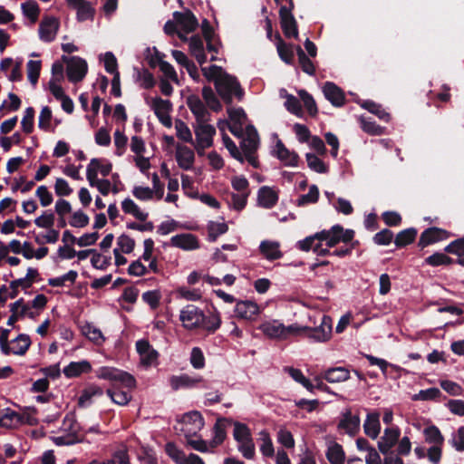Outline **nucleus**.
Returning a JSON list of instances; mask_svg holds the SVG:
<instances>
[{
	"label": "nucleus",
	"instance_id": "nucleus-1",
	"mask_svg": "<svg viewBox=\"0 0 464 464\" xmlns=\"http://www.w3.org/2000/svg\"><path fill=\"white\" fill-rule=\"evenodd\" d=\"M203 75L209 82H214L216 90L226 103H231L233 98L241 100L244 91L237 78L227 73L221 67L210 65L201 68Z\"/></svg>",
	"mask_w": 464,
	"mask_h": 464
},
{
	"label": "nucleus",
	"instance_id": "nucleus-2",
	"mask_svg": "<svg viewBox=\"0 0 464 464\" xmlns=\"http://www.w3.org/2000/svg\"><path fill=\"white\" fill-rule=\"evenodd\" d=\"M82 439V427L78 424L73 413L64 417L58 434L51 437L57 446L72 445Z\"/></svg>",
	"mask_w": 464,
	"mask_h": 464
},
{
	"label": "nucleus",
	"instance_id": "nucleus-3",
	"mask_svg": "<svg viewBox=\"0 0 464 464\" xmlns=\"http://www.w3.org/2000/svg\"><path fill=\"white\" fill-rule=\"evenodd\" d=\"M96 377L111 382V387L121 385L122 388L133 390L136 387L135 378L122 370L102 366L96 370Z\"/></svg>",
	"mask_w": 464,
	"mask_h": 464
},
{
	"label": "nucleus",
	"instance_id": "nucleus-4",
	"mask_svg": "<svg viewBox=\"0 0 464 464\" xmlns=\"http://www.w3.org/2000/svg\"><path fill=\"white\" fill-rule=\"evenodd\" d=\"M425 441L431 446L427 450V458L432 464H439L442 454L444 437L438 427L431 425L423 430Z\"/></svg>",
	"mask_w": 464,
	"mask_h": 464
},
{
	"label": "nucleus",
	"instance_id": "nucleus-5",
	"mask_svg": "<svg viewBox=\"0 0 464 464\" xmlns=\"http://www.w3.org/2000/svg\"><path fill=\"white\" fill-rule=\"evenodd\" d=\"M259 330L270 339L285 340L291 335L298 334L299 325L285 326L278 320H269L261 324Z\"/></svg>",
	"mask_w": 464,
	"mask_h": 464
},
{
	"label": "nucleus",
	"instance_id": "nucleus-6",
	"mask_svg": "<svg viewBox=\"0 0 464 464\" xmlns=\"http://www.w3.org/2000/svg\"><path fill=\"white\" fill-rule=\"evenodd\" d=\"M332 334V319L324 314L320 316V324L316 327L299 326L297 335H304L314 342H326Z\"/></svg>",
	"mask_w": 464,
	"mask_h": 464
},
{
	"label": "nucleus",
	"instance_id": "nucleus-7",
	"mask_svg": "<svg viewBox=\"0 0 464 464\" xmlns=\"http://www.w3.org/2000/svg\"><path fill=\"white\" fill-rule=\"evenodd\" d=\"M241 148L246 160L255 168H257V159L255 155L259 145V137L256 130L252 125H247L243 130Z\"/></svg>",
	"mask_w": 464,
	"mask_h": 464
},
{
	"label": "nucleus",
	"instance_id": "nucleus-8",
	"mask_svg": "<svg viewBox=\"0 0 464 464\" xmlns=\"http://www.w3.org/2000/svg\"><path fill=\"white\" fill-rule=\"evenodd\" d=\"M320 241L325 242L324 248H331L339 244L340 242L348 243L353 240L354 231L353 229H343L340 225H334L328 230H322L318 232Z\"/></svg>",
	"mask_w": 464,
	"mask_h": 464
},
{
	"label": "nucleus",
	"instance_id": "nucleus-9",
	"mask_svg": "<svg viewBox=\"0 0 464 464\" xmlns=\"http://www.w3.org/2000/svg\"><path fill=\"white\" fill-rule=\"evenodd\" d=\"M145 101L146 104L153 111L160 122L167 128H171L172 120L170 113L172 111V103L170 101L159 96L148 97Z\"/></svg>",
	"mask_w": 464,
	"mask_h": 464
},
{
	"label": "nucleus",
	"instance_id": "nucleus-10",
	"mask_svg": "<svg viewBox=\"0 0 464 464\" xmlns=\"http://www.w3.org/2000/svg\"><path fill=\"white\" fill-rule=\"evenodd\" d=\"M173 18L175 19L178 26V36L182 41H188L187 34L194 32L198 25V20L195 15L189 12H174Z\"/></svg>",
	"mask_w": 464,
	"mask_h": 464
},
{
	"label": "nucleus",
	"instance_id": "nucleus-11",
	"mask_svg": "<svg viewBox=\"0 0 464 464\" xmlns=\"http://www.w3.org/2000/svg\"><path fill=\"white\" fill-rule=\"evenodd\" d=\"M194 132L196 135L195 148L198 152L212 146L216 130L214 126L208 124V121L195 123Z\"/></svg>",
	"mask_w": 464,
	"mask_h": 464
},
{
	"label": "nucleus",
	"instance_id": "nucleus-12",
	"mask_svg": "<svg viewBox=\"0 0 464 464\" xmlns=\"http://www.w3.org/2000/svg\"><path fill=\"white\" fill-rule=\"evenodd\" d=\"M229 122H219L218 127L220 130L224 129L225 125H227L231 133L237 137L243 134L244 126L246 121V115L242 108L227 109Z\"/></svg>",
	"mask_w": 464,
	"mask_h": 464
},
{
	"label": "nucleus",
	"instance_id": "nucleus-13",
	"mask_svg": "<svg viewBox=\"0 0 464 464\" xmlns=\"http://www.w3.org/2000/svg\"><path fill=\"white\" fill-rule=\"evenodd\" d=\"M179 320L187 330L200 329L203 322V311L193 304H188L181 309Z\"/></svg>",
	"mask_w": 464,
	"mask_h": 464
},
{
	"label": "nucleus",
	"instance_id": "nucleus-14",
	"mask_svg": "<svg viewBox=\"0 0 464 464\" xmlns=\"http://www.w3.org/2000/svg\"><path fill=\"white\" fill-rule=\"evenodd\" d=\"M180 430L184 436H196L204 427V419L199 411H190L183 415Z\"/></svg>",
	"mask_w": 464,
	"mask_h": 464
},
{
	"label": "nucleus",
	"instance_id": "nucleus-15",
	"mask_svg": "<svg viewBox=\"0 0 464 464\" xmlns=\"http://www.w3.org/2000/svg\"><path fill=\"white\" fill-rule=\"evenodd\" d=\"M136 350L140 355V364L144 368L147 369L159 364V353L150 345L148 340L137 341Z\"/></svg>",
	"mask_w": 464,
	"mask_h": 464
},
{
	"label": "nucleus",
	"instance_id": "nucleus-16",
	"mask_svg": "<svg viewBox=\"0 0 464 464\" xmlns=\"http://www.w3.org/2000/svg\"><path fill=\"white\" fill-rule=\"evenodd\" d=\"M31 338L28 334H20L16 338L11 340L8 344L2 345L1 352L5 355L14 354L23 356L31 346Z\"/></svg>",
	"mask_w": 464,
	"mask_h": 464
},
{
	"label": "nucleus",
	"instance_id": "nucleus-17",
	"mask_svg": "<svg viewBox=\"0 0 464 464\" xmlns=\"http://www.w3.org/2000/svg\"><path fill=\"white\" fill-rule=\"evenodd\" d=\"M291 6H281L279 10V16L282 30L287 38L298 36V30L296 21L292 14L293 3L290 1Z\"/></svg>",
	"mask_w": 464,
	"mask_h": 464
},
{
	"label": "nucleus",
	"instance_id": "nucleus-18",
	"mask_svg": "<svg viewBox=\"0 0 464 464\" xmlns=\"http://www.w3.org/2000/svg\"><path fill=\"white\" fill-rule=\"evenodd\" d=\"M360 418L358 415H353L351 410H346L341 415L337 428L340 431L354 437L360 430Z\"/></svg>",
	"mask_w": 464,
	"mask_h": 464
},
{
	"label": "nucleus",
	"instance_id": "nucleus-19",
	"mask_svg": "<svg viewBox=\"0 0 464 464\" xmlns=\"http://www.w3.org/2000/svg\"><path fill=\"white\" fill-rule=\"evenodd\" d=\"M88 65L85 60L73 56L67 63L66 73L69 81L77 82L82 81L87 73Z\"/></svg>",
	"mask_w": 464,
	"mask_h": 464
},
{
	"label": "nucleus",
	"instance_id": "nucleus-20",
	"mask_svg": "<svg viewBox=\"0 0 464 464\" xmlns=\"http://www.w3.org/2000/svg\"><path fill=\"white\" fill-rule=\"evenodd\" d=\"M401 430L397 426H391L383 430L382 436L378 441V449L383 455L388 454L398 442Z\"/></svg>",
	"mask_w": 464,
	"mask_h": 464
},
{
	"label": "nucleus",
	"instance_id": "nucleus-21",
	"mask_svg": "<svg viewBox=\"0 0 464 464\" xmlns=\"http://www.w3.org/2000/svg\"><path fill=\"white\" fill-rule=\"evenodd\" d=\"M260 309L256 303L249 300L237 302L234 309L235 316L241 320L254 321Z\"/></svg>",
	"mask_w": 464,
	"mask_h": 464
},
{
	"label": "nucleus",
	"instance_id": "nucleus-22",
	"mask_svg": "<svg viewBox=\"0 0 464 464\" xmlns=\"http://www.w3.org/2000/svg\"><path fill=\"white\" fill-rule=\"evenodd\" d=\"M258 250L261 256L267 261L278 260L284 256V253L281 250V244L276 240H262L258 246Z\"/></svg>",
	"mask_w": 464,
	"mask_h": 464
},
{
	"label": "nucleus",
	"instance_id": "nucleus-23",
	"mask_svg": "<svg viewBox=\"0 0 464 464\" xmlns=\"http://www.w3.org/2000/svg\"><path fill=\"white\" fill-rule=\"evenodd\" d=\"M170 246L184 251H192L199 248V241L193 234L181 233L170 238Z\"/></svg>",
	"mask_w": 464,
	"mask_h": 464
},
{
	"label": "nucleus",
	"instance_id": "nucleus-24",
	"mask_svg": "<svg viewBox=\"0 0 464 464\" xmlns=\"http://www.w3.org/2000/svg\"><path fill=\"white\" fill-rule=\"evenodd\" d=\"M59 22L54 17H46L39 24V37L42 41L50 43L56 37Z\"/></svg>",
	"mask_w": 464,
	"mask_h": 464
},
{
	"label": "nucleus",
	"instance_id": "nucleus-25",
	"mask_svg": "<svg viewBox=\"0 0 464 464\" xmlns=\"http://www.w3.org/2000/svg\"><path fill=\"white\" fill-rule=\"evenodd\" d=\"M112 169L111 163L106 159H92L87 166L86 179L97 178L100 173L103 177L108 176Z\"/></svg>",
	"mask_w": 464,
	"mask_h": 464
},
{
	"label": "nucleus",
	"instance_id": "nucleus-26",
	"mask_svg": "<svg viewBox=\"0 0 464 464\" xmlns=\"http://www.w3.org/2000/svg\"><path fill=\"white\" fill-rule=\"evenodd\" d=\"M187 104L196 118V123L209 121L210 113L198 96H188L187 99Z\"/></svg>",
	"mask_w": 464,
	"mask_h": 464
},
{
	"label": "nucleus",
	"instance_id": "nucleus-27",
	"mask_svg": "<svg viewBox=\"0 0 464 464\" xmlns=\"http://www.w3.org/2000/svg\"><path fill=\"white\" fill-rule=\"evenodd\" d=\"M298 248L302 251L313 250L318 256H326L330 254L328 248H324L318 233L313 236L305 237L304 240H300L297 243Z\"/></svg>",
	"mask_w": 464,
	"mask_h": 464
},
{
	"label": "nucleus",
	"instance_id": "nucleus-28",
	"mask_svg": "<svg viewBox=\"0 0 464 464\" xmlns=\"http://www.w3.org/2000/svg\"><path fill=\"white\" fill-rule=\"evenodd\" d=\"M448 237L446 230L439 227H430L425 229L419 239V246L424 248L433 243L443 240Z\"/></svg>",
	"mask_w": 464,
	"mask_h": 464
},
{
	"label": "nucleus",
	"instance_id": "nucleus-29",
	"mask_svg": "<svg viewBox=\"0 0 464 464\" xmlns=\"http://www.w3.org/2000/svg\"><path fill=\"white\" fill-rule=\"evenodd\" d=\"M201 381V377H193L188 374L173 375L169 380V385L174 391L196 387Z\"/></svg>",
	"mask_w": 464,
	"mask_h": 464
},
{
	"label": "nucleus",
	"instance_id": "nucleus-30",
	"mask_svg": "<svg viewBox=\"0 0 464 464\" xmlns=\"http://www.w3.org/2000/svg\"><path fill=\"white\" fill-rule=\"evenodd\" d=\"M324 97L336 107H340L344 103V94L343 91L334 82H327L323 87Z\"/></svg>",
	"mask_w": 464,
	"mask_h": 464
},
{
	"label": "nucleus",
	"instance_id": "nucleus-31",
	"mask_svg": "<svg viewBox=\"0 0 464 464\" xmlns=\"http://www.w3.org/2000/svg\"><path fill=\"white\" fill-rule=\"evenodd\" d=\"M176 160L179 168L188 170L195 162L194 151L187 146H179L176 150Z\"/></svg>",
	"mask_w": 464,
	"mask_h": 464
},
{
	"label": "nucleus",
	"instance_id": "nucleus-32",
	"mask_svg": "<svg viewBox=\"0 0 464 464\" xmlns=\"http://www.w3.org/2000/svg\"><path fill=\"white\" fill-rule=\"evenodd\" d=\"M188 47L190 54L195 57L200 65L207 63L208 58L206 54V49L204 46V42L200 36L195 35L190 37L188 40Z\"/></svg>",
	"mask_w": 464,
	"mask_h": 464
},
{
	"label": "nucleus",
	"instance_id": "nucleus-33",
	"mask_svg": "<svg viewBox=\"0 0 464 464\" xmlns=\"http://www.w3.org/2000/svg\"><path fill=\"white\" fill-rule=\"evenodd\" d=\"M91 370V363L86 360H82L80 362H70L67 366L63 368V372L67 378H75L82 373L90 372Z\"/></svg>",
	"mask_w": 464,
	"mask_h": 464
},
{
	"label": "nucleus",
	"instance_id": "nucleus-34",
	"mask_svg": "<svg viewBox=\"0 0 464 464\" xmlns=\"http://www.w3.org/2000/svg\"><path fill=\"white\" fill-rule=\"evenodd\" d=\"M363 430L367 436L375 440L381 431L380 414L378 412L368 413L363 423Z\"/></svg>",
	"mask_w": 464,
	"mask_h": 464
},
{
	"label": "nucleus",
	"instance_id": "nucleus-35",
	"mask_svg": "<svg viewBox=\"0 0 464 464\" xmlns=\"http://www.w3.org/2000/svg\"><path fill=\"white\" fill-rule=\"evenodd\" d=\"M132 390L120 389V385L109 388L106 391L107 395L111 398V401L120 406L127 405L131 400V392Z\"/></svg>",
	"mask_w": 464,
	"mask_h": 464
},
{
	"label": "nucleus",
	"instance_id": "nucleus-36",
	"mask_svg": "<svg viewBox=\"0 0 464 464\" xmlns=\"http://www.w3.org/2000/svg\"><path fill=\"white\" fill-rule=\"evenodd\" d=\"M325 456L331 464H344V450L342 445L335 441H330L327 443Z\"/></svg>",
	"mask_w": 464,
	"mask_h": 464
},
{
	"label": "nucleus",
	"instance_id": "nucleus-37",
	"mask_svg": "<svg viewBox=\"0 0 464 464\" xmlns=\"http://www.w3.org/2000/svg\"><path fill=\"white\" fill-rule=\"evenodd\" d=\"M323 377L330 383H338L350 378V372L344 367H333L323 372Z\"/></svg>",
	"mask_w": 464,
	"mask_h": 464
},
{
	"label": "nucleus",
	"instance_id": "nucleus-38",
	"mask_svg": "<svg viewBox=\"0 0 464 464\" xmlns=\"http://www.w3.org/2000/svg\"><path fill=\"white\" fill-rule=\"evenodd\" d=\"M278 200V196L271 188L264 186L257 193L258 205L265 208H273Z\"/></svg>",
	"mask_w": 464,
	"mask_h": 464
},
{
	"label": "nucleus",
	"instance_id": "nucleus-39",
	"mask_svg": "<svg viewBox=\"0 0 464 464\" xmlns=\"http://www.w3.org/2000/svg\"><path fill=\"white\" fill-rule=\"evenodd\" d=\"M121 209L125 214L131 215L140 221H145L149 217V213L143 211L130 198L121 201Z\"/></svg>",
	"mask_w": 464,
	"mask_h": 464
},
{
	"label": "nucleus",
	"instance_id": "nucleus-40",
	"mask_svg": "<svg viewBox=\"0 0 464 464\" xmlns=\"http://www.w3.org/2000/svg\"><path fill=\"white\" fill-rule=\"evenodd\" d=\"M9 308L10 310H15L21 319L24 317L34 319L38 316V311H34L30 303L25 302L23 298L10 304Z\"/></svg>",
	"mask_w": 464,
	"mask_h": 464
},
{
	"label": "nucleus",
	"instance_id": "nucleus-41",
	"mask_svg": "<svg viewBox=\"0 0 464 464\" xmlns=\"http://www.w3.org/2000/svg\"><path fill=\"white\" fill-rule=\"evenodd\" d=\"M276 152L277 158L285 163L286 166L295 167L298 163V155L290 151L288 149L285 147V145L278 141L276 146Z\"/></svg>",
	"mask_w": 464,
	"mask_h": 464
},
{
	"label": "nucleus",
	"instance_id": "nucleus-42",
	"mask_svg": "<svg viewBox=\"0 0 464 464\" xmlns=\"http://www.w3.org/2000/svg\"><path fill=\"white\" fill-rule=\"evenodd\" d=\"M103 394V390L96 384H92L85 388L81 396L79 397V405L81 407L89 406L92 402V398L101 397Z\"/></svg>",
	"mask_w": 464,
	"mask_h": 464
},
{
	"label": "nucleus",
	"instance_id": "nucleus-43",
	"mask_svg": "<svg viewBox=\"0 0 464 464\" xmlns=\"http://www.w3.org/2000/svg\"><path fill=\"white\" fill-rule=\"evenodd\" d=\"M259 450L264 457L271 458L275 455L273 441L267 430H263L258 433Z\"/></svg>",
	"mask_w": 464,
	"mask_h": 464
},
{
	"label": "nucleus",
	"instance_id": "nucleus-44",
	"mask_svg": "<svg viewBox=\"0 0 464 464\" xmlns=\"http://www.w3.org/2000/svg\"><path fill=\"white\" fill-rule=\"evenodd\" d=\"M221 325V317L220 314L218 311H214L210 313L208 315H206L203 313V322L200 325V329H203L208 333H215Z\"/></svg>",
	"mask_w": 464,
	"mask_h": 464
},
{
	"label": "nucleus",
	"instance_id": "nucleus-45",
	"mask_svg": "<svg viewBox=\"0 0 464 464\" xmlns=\"http://www.w3.org/2000/svg\"><path fill=\"white\" fill-rule=\"evenodd\" d=\"M227 421L226 419H218L215 423L213 428V439L209 444L210 448H215L225 440L227 436Z\"/></svg>",
	"mask_w": 464,
	"mask_h": 464
},
{
	"label": "nucleus",
	"instance_id": "nucleus-46",
	"mask_svg": "<svg viewBox=\"0 0 464 464\" xmlns=\"http://www.w3.org/2000/svg\"><path fill=\"white\" fill-rule=\"evenodd\" d=\"M280 97L285 99V107L286 108V110L289 112H291L296 116L301 115L302 107H301L299 100L295 96H294L292 94H288L285 89H281L280 90Z\"/></svg>",
	"mask_w": 464,
	"mask_h": 464
},
{
	"label": "nucleus",
	"instance_id": "nucleus-47",
	"mask_svg": "<svg viewBox=\"0 0 464 464\" xmlns=\"http://www.w3.org/2000/svg\"><path fill=\"white\" fill-rule=\"evenodd\" d=\"M202 96L209 109L214 111H219L222 109V105L219 100L217 98L215 92L209 86H205L202 89Z\"/></svg>",
	"mask_w": 464,
	"mask_h": 464
},
{
	"label": "nucleus",
	"instance_id": "nucleus-48",
	"mask_svg": "<svg viewBox=\"0 0 464 464\" xmlns=\"http://www.w3.org/2000/svg\"><path fill=\"white\" fill-rule=\"evenodd\" d=\"M319 198V189L316 185H311L309 187L308 193L301 195L296 199V205L298 207H304L309 204H314Z\"/></svg>",
	"mask_w": 464,
	"mask_h": 464
},
{
	"label": "nucleus",
	"instance_id": "nucleus-49",
	"mask_svg": "<svg viewBox=\"0 0 464 464\" xmlns=\"http://www.w3.org/2000/svg\"><path fill=\"white\" fill-rule=\"evenodd\" d=\"M82 334L92 342L96 344H102L104 342V337L102 331L92 324H86L82 327Z\"/></svg>",
	"mask_w": 464,
	"mask_h": 464
},
{
	"label": "nucleus",
	"instance_id": "nucleus-50",
	"mask_svg": "<svg viewBox=\"0 0 464 464\" xmlns=\"http://www.w3.org/2000/svg\"><path fill=\"white\" fill-rule=\"evenodd\" d=\"M276 37V49L280 58L286 63H291L294 59V53L292 48L287 45L277 34Z\"/></svg>",
	"mask_w": 464,
	"mask_h": 464
},
{
	"label": "nucleus",
	"instance_id": "nucleus-51",
	"mask_svg": "<svg viewBox=\"0 0 464 464\" xmlns=\"http://www.w3.org/2000/svg\"><path fill=\"white\" fill-rule=\"evenodd\" d=\"M78 276V273L74 270H70L68 273L53 278L48 279V285L54 287L64 286L69 282L71 285L74 284Z\"/></svg>",
	"mask_w": 464,
	"mask_h": 464
},
{
	"label": "nucleus",
	"instance_id": "nucleus-52",
	"mask_svg": "<svg viewBox=\"0 0 464 464\" xmlns=\"http://www.w3.org/2000/svg\"><path fill=\"white\" fill-rule=\"evenodd\" d=\"M285 370L296 382L302 384L309 392H314L313 382L307 379L299 369L288 367Z\"/></svg>",
	"mask_w": 464,
	"mask_h": 464
},
{
	"label": "nucleus",
	"instance_id": "nucleus-53",
	"mask_svg": "<svg viewBox=\"0 0 464 464\" xmlns=\"http://www.w3.org/2000/svg\"><path fill=\"white\" fill-rule=\"evenodd\" d=\"M417 236V230L414 228H408L401 231L395 237V245L399 247L407 246L414 241Z\"/></svg>",
	"mask_w": 464,
	"mask_h": 464
},
{
	"label": "nucleus",
	"instance_id": "nucleus-54",
	"mask_svg": "<svg viewBox=\"0 0 464 464\" xmlns=\"http://www.w3.org/2000/svg\"><path fill=\"white\" fill-rule=\"evenodd\" d=\"M227 229L228 227L224 222H209L208 225V240L212 242L216 241L218 237L225 234Z\"/></svg>",
	"mask_w": 464,
	"mask_h": 464
},
{
	"label": "nucleus",
	"instance_id": "nucleus-55",
	"mask_svg": "<svg viewBox=\"0 0 464 464\" xmlns=\"http://www.w3.org/2000/svg\"><path fill=\"white\" fill-rule=\"evenodd\" d=\"M441 392L438 388H429L420 390L418 393L412 396L413 401H437L440 398Z\"/></svg>",
	"mask_w": 464,
	"mask_h": 464
},
{
	"label": "nucleus",
	"instance_id": "nucleus-56",
	"mask_svg": "<svg viewBox=\"0 0 464 464\" xmlns=\"http://www.w3.org/2000/svg\"><path fill=\"white\" fill-rule=\"evenodd\" d=\"M131 193L138 200L150 201L156 199L155 191H152L150 187L134 186Z\"/></svg>",
	"mask_w": 464,
	"mask_h": 464
},
{
	"label": "nucleus",
	"instance_id": "nucleus-57",
	"mask_svg": "<svg viewBox=\"0 0 464 464\" xmlns=\"http://www.w3.org/2000/svg\"><path fill=\"white\" fill-rule=\"evenodd\" d=\"M74 10H76L77 20L80 22L93 19L95 12L94 8L92 6L91 3L87 1L76 7Z\"/></svg>",
	"mask_w": 464,
	"mask_h": 464
},
{
	"label": "nucleus",
	"instance_id": "nucleus-58",
	"mask_svg": "<svg viewBox=\"0 0 464 464\" xmlns=\"http://www.w3.org/2000/svg\"><path fill=\"white\" fill-rule=\"evenodd\" d=\"M178 298H182L188 301H198L202 297V293L199 289H189L185 286L179 287L176 291Z\"/></svg>",
	"mask_w": 464,
	"mask_h": 464
},
{
	"label": "nucleus",
	"instance_id": "nucleus-59",
	"mask_svg": "<svg viewBox=\"0 0 464 464\" xmlns=\"http://www.w3.org/2000/svg\"><path fill=\"white\" fill-rule=\"evenodd\" d=\"M134 239L123 234L117 238V247L114 249H119L123 254H130L134 250Z\"/></svg>",
	"mask_w": 464,
	"mask_h": 464
},
{
	"label": "nucleus",
	"instance_id": "nucleus-60",
	"mask_svg": "<svg viewBox=\"0 0 464 464\" xmlns=\"http://www.w3.org/2000/svg\"><path fill=\"white\" fill-rule=\"evenodd\" d=\"M87 180L90 186L95 187L102 195L107 196L111 192V183L109 179L89 177Z\"/></svg>",
	"mask_w": 464,
	"mask_h": 464
},
{
	"label": "nucleus",
	"instance_id": "nucleus-61",
	"mask_svg": "<svg viewBox=\"0 0 464 464\" xmlns=\"http://www.w3.org/2000/svg\"><path fill=\"white\" fill-rule=\"evenodd\" d=\"M449 444L451 445L457 451H464V426L458 428L456 431L451 434L449 440Z\"/></svg>",
	"mask_w": 464,
	"mask_h": 464
},
{
	"label": "nucleus",
	"instance_id": "nucleus-62",
	"mask_svg": "<svg viewBox=\"0 0 464 464\" xmlns=\"http://www.w3.org/2000/svg\"><path fill=\"white\" fill-rule=\"evenodd\" d=\"M237 449L243 457L247 459H254L256 455V448L252 438L237 442Z\"/></svg>",
	"mask_w": 464,
	"mask_h": 464
},
{
	"label": "nucleus",
	"instance_id": "nucleus-63",
	"mask_svg": "<svg viewBox=\"0 0 464 464\" xmlns=\"http://www.w3.org/2000/svg\"><path fill=\"white\" fill-rule=\"evenodd\" d=\"M137 81L140 87L144 89H150L155 84L153 74L147 69L137 72Z\"/></svg>",
	"mask_w": 464,
	"mask_h": 464
},
{
	"label": "nucleus",
	"instance_id": "nucleus-64",
	"mask_svg": "<svg viewBox=\"0 0 464 464\" xmlns=\"http://www.w3.org/2000/svg\"><path fill=\"white\" fill-rule=\"evenodd\" d=\"M165 450L169 458H171L177 464H183L186 454L179 450L174 443L169 442L165 446Z\"/></svg>",
	"mask_w": 464,
	"mask_h": 464
}]
</instances>
